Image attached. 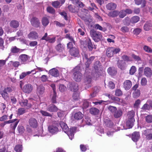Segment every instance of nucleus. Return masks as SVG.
I'll return each mask as SVG.
<instances>
[{
	"label": "nucleus",
	"mask_w": 152,
	"mask_h": 152,
	"mask_svg": "<svg viewBox=\"0 0 152 152\" xmlns=\"http://www.w3.org/2000/svg\"><path fill=\"white\" fill-rule=\"evenodd\" d=\"M147 83V80L145 77L142 78L141 80V84L142 86L145 85Z\"/></svg>",
	"instance_id": "63"
},
{
	"label": "nucleus",
	"mask_w": 152,
	"mask_h": 152,
	"mask_svg": "<svg viewBox=\"0 0 152 152\" xmlns=\"http://www.w3.org/2000/svg\"><path fill=\"white\" fill-rule=\"evenodd\" d=\"M151 130L147 129L143 132V134L145 136L146 140H149L152 139V133H151Z\"/></svg>",
	"instance_id": "15"
},
{
	"label": "nucleus",
	"mask_w": 152,
	"mask_h": 152,
	"mask_svg": "<svg viewBox=\"0 0 152 152\" xmlns=\"http://www.w3.org/2000/svg\"><path fill=\"white\" fill-rule=\"evenodd\" d=\"M119 14V12L117 11H114L112 12H110L108 14L110 17H115L117 16Z\"/></svg>",
	"instance_id": "38"
},
{
	"label": "nucleus",
	"mask_w": 152,
	"mask_h": 152,
	"mask_svg": "<svg viewBox=\"0 0 152 152\" xmlns=\"http://www.w3.org/2000/svg\"><path fill=\"white\" fill-rule=\"evenodd\" d=\"M83 60L85 62V64L86 67L88 68L89 67L90 64L94 59L95 57L94 56H92L88 58V55L85 53L83 55Z\"/></svg>",
	"instance_id": "6"
},
{
	"label": "nucleus",
	"mask_w": 152,
	"mask_h": 152,
	"mask_svg": "<svg viewBox=\"0 0 152 152\" xmlns=\"http://www.w3.org/2000/svg\"><path fill=\"white\" fill-rule=\"evenodd\" d=\"M135 4L139 5L141 4V7H143L145 6L146 2L145 0H134Z\"/></svg>",
	"instance_id": "29"
},
{
	"label": "nucleus",
	"mask_w": 152,
	"mask_h": 152,
	"mask_svg": "<svg viewBox=\"0 0 152 152\" xmlns=\"http://www.w3.org/2000/svg\"><path fill=\"white\" fill-rule=\"evenodd\" d=\"M45 88L42 85H40L37 87V93L38 96L43 94L45 92Z\"/></svg>",
	"instance_id": "20"
},
{
	"label": "nucleus",
	"mask_w": 152,
	"mask_h": 152,
	"mask_svg": "<svg viewBox=\"0 0 152 152\" xmlns=\"http://www.w3.org/2000/svg\"><path fill=\"white\" fill-rule=\"evenodd\" d=\"M49 73L51 75L55 77H57L59 76V72L56 68L50 69L49 71Z\"/></svg>",
	"instance_id": "17"
},
{
	"label": "nucleus",
	"mask_w": 152,
	"mask_h": 152,
	"mask_svg": "<svg viewBox=\"0 0 152 152\" xmlns=\"http://www.w3.org/2000/svg\"><path fill=\"white\" fill-rule=\"evenodd\" d=\"M42 23L44 26H46L49 23L48 18L47 17H44L42 18Z\"/></svg>",
	"instance_id": "36"
},
{
	"label": "nucleus",
	"mask_w": 152,
	"mask_h": 152,
	"mask_svg": "<svg viewBox=\"0 0 152 152\" xmlns=\"http://www.w3.org/2000/svg\"><path fill=\"white\" fill-rule=\"evenodd\" d=\"M135 113L133 111H129L128 114V120L126 122V125L129 128L132 127L134 125V123L135 121L134 117Z\"/></svg>",
	"instance_id": "2"
},
{
	"label": "nucleus",
	"mask_w": 152,
	"mask_h": 152,
	"mask_svg": "<svg viewBox=\"0 0 152 152\" xmlns=\"http://www.w3.org/2000/svg\"><path fill=\"white\" fill-rule=\"evenodd\" d=\"M60 125L63 131L66 134L69 130V128L66 124L63 122H61Z\"/></svg>",
	"instance_id": "27"
},
{
	"label": "nucleus",
	"mask_w": 152,
	"mask_h": 152,
	"mask_svg": "<svg viewBox=\"0 0 152 152\" xmlns=\"http://www.w3.org/2000/svg\"><path fill=\"white\" fill-rule=\"evenodd\" d=\"M140 90H136L133 92V96L134 98H137L140 96Z\"/></svg>",
	"instance_id": "42"
},
{
	"label": "nucleus",
	"mask_w": 152,
	"mask_h": 152,
	"mask_svg": "<svg viewBox=\"0 0 152 152\" xmlns=\"http://www.w3.org/2000/svg\"><path fill=\"white\" fill-rule=\"evenodd\" d=\"M18 129L19 132L20 134H23L24 131V128L22 126H18Z\"/></svg>",
	"instance_id": "54"
},
{
	"label": "nucleus",
	"mask_w": 152,
	"mask_h": 152,
	"mask_svg": "<svg viewBox=\"0 0 152 152\" xmlns=\"http://www.w3.org/2000/svg\"><path fill=\"white\" fill-rule=\"evenodd\" d=\"M73 74L74 79L77 82H80L82 78V75L81 73V68L80 65L76 66L73 69Z\"/></svg>",
	"instance_id": "1"
},
{
	"label": "nucleus",
	"mask_w": 152,
	"mask_h": 152,
	"mask_svg": "<svg viewBox=\"0 0 152 152\" xmlns=\"http://www.w3.org/2000/svg\"><path fill=\"white\" fill-rule=\"evenodd\" d=\"M70 53L71 55L75 57H77L79 54V51L77 48L74 47L70 49Z\"/></svg>",
	"instance_id": "16"
},
{
	"label": "nucleus",
	"mask_w": 152,
	"mask_h": 152,
	"mask_svg": "<svg viewBox=\"0 0 152 152\" xmlns=\"http://www.w3.org/2000/svg\"><path fill=\"white\" fill-rule=\"evenodd\" d=\"M40 112L42 114L43 116L50 117L52 116V115L45 111L43 110H41L40 111Z\"/></svg>",
	"instance_id": "55"
},
{
	"label": "nucleus",
	"mask_w": 152,
	"mask_h": 152,
	"mask_svg": "<svg viewBox=\"0 0 152 152\" xmlns=\"http://www.w3.org/2000/svg\"><path fill=\"white\" fill-rule=\"evenodd\" d=\"M48 129L49 132L52 134H55L58 131L57 125H52L48 127Z\"/></svg>",
	"instance_id": "8"
},
{
	"label": "nucleus",
	"mask_w": 152,
	"mask_h": 152,
	"mask_svg": "<svg viewBox=\"0 0 152 152\" xmlns=\"http://www.w3.org/2000/svg\"><path fill=\"white\" fill-rule=\"evenodd\" d=\"M55 37H53L52 38H50L49 37H47L46 41L50 43H53L55 41Z\"/></svg>",
	"instance_id": "53"
},
{
	"label": "nucleus",
	"mask_w": 152,
	"mask_h": 152,
	"mask_svg": "<svg viewBox=\"0 0 152 152\" xmlns=\"http://www.w3.org/2000/svg\"><path fill=\"white\" fill-rule=\"evenodd\" d=\"M59 89L61 92H64L66 90V88L64 85L61 84L59 85Z\"/></svg>",
	"instance_id": "56"
},
{
	"label": "nucleus",
	"mask_w": 152,
	"mask_h": 152,
	"mask_svg": "<svg viewBox=\"0 0 152 152\" xmlns=\"http://www.w3.org/2000/svg\"><path fill=\"white\" fill-rule=\"evenodd\" d=\"M67 87L74 92L77 91L78 89V85L74 82L69 83L67 85Z\"/></svg>",
	"instance_id": "7"
},
{
	"label": "nucleus",
	"mask_w": 152,
	"mask_h": 152,
	"mask_svg": "<svg viewBox=\"0 0 152 152\" xmlns=\"http://www.w3.org/2000/svg\"><path fill=\"white\" fill-rule=\"evenodd\" d=\"M20 105L22 107L27 106V107H30L31 104H28V101L26 99L23 100L19 102Z\"/></svg>",
	"instance_id": "32"
},
{
	"label": "nucleus",
	"mask_w": 152,
	"mask_h": 152,
	"mask_svg": "<svg viewBox=\"0 0 152 152\" xmlns=\"http://www.w3.org/2000/svg\"><path fill=\"white\" fill-rule=\"evenodd\" d=\"M126 63L122 60H119L117 62V65L118 68L121 70L125 69Z\"/></svg>",
	"instance_id": "26"
},
{
	"label": "nucleus",
	"mask_w": 152,
	"mask_h": 152,
	"mask_svg": "<svg viewBox=\"0 0 152 152\" xmlns=\"http://www.w3.org/2000/svg\"><path fill=\"white\" fill-rule=\"evenodd\" d=\"M83 103V108H86L88 107L89 103L86 100H84Z\"/></svg>",
	"instance_id": "57"
},
{
	"label": "nucleus",
	"mask_w": 152,
	"mask_h": 152,
	"mask_svg": "<svg viewBox=\"0 0 152 152\" xmlns=\"http://www.w3.org/2000/svg\"><path fill=\"white\" fill-rule=\"evenodd\" d=\"M152 26L151 21H148L146 22L144 26V29L146 31L149 30Z\"/></svg>",
	"instance_id": "30"
},
{
	"label": "nucleus",
	"mask_w": 152,
	"mask_h": 152,
	"mask_svg": "<svg viewBox=\"0 0 152 152\" xmlns=\"http://www.w3.org/2000/svg\"><path fill=\"white\" fill-rule=\"evenodd\" d=\"M18 114L19 115H21L25 112V110L23 108H20L18 109Z\"/></svg>",
	"instance_id": "60"
},
{
	"label": "nucleus",
	"mask_w": 152,
	"mask_h": 152,
	"mask_svg": "<svg viewBox=\"0 0 152 152\" xmlns=\"http://www.w3.org/2000/svg\"><path fill=\"white\" fill-rule=\"evenodd\" d=\"M126 15L125 10H121L119 12L118 15L120 18H123Z\"/></svg>",
	"instance_id": "50"
},
{
	"label": "nucleus",
	"mask_w": 152,
	"mask_h": 152,
	"mask_svg": "<svg viewBox=\"0 0 152 152\" xmlns=\"http://www.w3.org/2000/svg\"><path fill=\"white\" fill-rule=\"evenodd\" d=\"M146 121L148 123L152 122V116L151 115H148L145 117Z\"/></svg>",
	"instance_id": "47"
},
{
	"label": "nucleus",
	"mask_w": 152,
	"mask_h": 152,
	"mask_svg": "<svg viewBox=\"0 0 152 152\" xmlns=\"http://www.w3.org/2000/svg\"><path fill=\"white\" fill-rule=\"evenodd\" d=\"M94 67L96 72L95 75L96 76H99L102 69L100 62L99 61H96L94 64Z\"/></svg>",
	"instance_id": "5"
},
{
	"label": "nucleus",
	"mask_w": 152,
	"mask_h": 152,
	"mask_svg": "<svg viewBox=\"0 0 152 152\" xmlns=\"http://www.w3.org/2000/svg\"><path fill=\"white\" fill-rule=\"evenodd\" d=\"M28 37L29 39H35L38 38V34L35 31H32L28 34Z\"/></svg>",
	"instance_id": "25"
},
{
	"label": "nucleus",
	"mask_w": 152,
	"mask_h": 152,
	"mask_svg": "<svg viewBox=\"0 0 152 152\" xmlns=\"http://www.w3.org/2000/svg\"><path fill=\"white\" fill-rule=\"evenodd\" d=\"M140 20L139 17L138 16L133 17L131 19L130 22L132 23H135L138 22Z\"/></svg>",
	"instance_id": "40"
},
{
	"label": "nucleus",
	"mask_w": 152,
	"mask_h": 152,
	"mask_svg": "<svg viewBox=\"0 0 152 152\" xmlns=\"http://www.w3.org/2000/svg\"><path fill=\"white\" fill-rule=\"evenodd\" d=\"M90 112L91 114L96 115L98 114L99 110L95 107H92L90 109Z\"/></svg>",
	"instance_id": "34"
},
{
	"label": "nucleus",
	"mask_w": 152,
	"mask_h": 152,
	"mask_svg": "<svg viewBox=\"0 0 152 152\" xmlns=\"http://www.w3.org/2000/svg\"><path fill=\"white\" fill-rule=\"evenodd\" d=\"M0 94L5 99L8 96V93L4 90L3 92H1Z\"/></svg>",
	"instance_id": "61"
},
{
	"label": "nucleus",
	"mask_w": 152,
	"mask_h": 152,
	"mask_svg": "<svg viewBox=\"0 0 152 152\" xmlns=\"http://www.w3.org/2000/svg\"><path fill=\"white\" fill-rule=\"evenodd\" d=\"M119 48H108L106 50V54L108 57H110L113 56V55L116 54L120 51Z\"/></svg>",
	"instance_id": "4"
},
{
	"label": "nucleus",
	"mask_w": 152,
	"mask_h": 152,
	"mask_svg": "<svg viewBox=\"0 0 152 152\" xmlns=\"http://www.w3.org/2000/svg\"><path fill=\"white\" fill-rule=\"evenodd\" d=\"M140 135L139 133L135 132H133L132 136V139L134 142H136L140 139Z\"/></svg>",
	"instance_id": "23"
},
{
	"label": "nucleus",
	"mask_w": 152,
	"mask_h": 152,
	"mask_svg": "<svg viewBox=\"0 0 152 152\" xmlns=\"http://www.w3.org/2000/svg\"><path fill=\"white\" fill-rule=\"evenodd\" d=\"M108 73L110 75H115L117 73L116 69L113 67H109L107 69Z\"/></svg>",
	"instance_id": "35"
},
{
	"label": "nucleus",
	"mask_w": 152,
	"mask_h": 152,
	"mask_svg": "<svg viewBox=\"0 0 152 152\" xmlns=\"http://www.w3.org/2000/svg\"><path fill=\"white\" fill-rule=\"evenodd\" d=\"M116 4L113 2L109 3L106 6V8L109 10H114L116 8Z\"/></svg>",
	"instance_id": "18"
},
{
	"label": "nucleus",
	"mask_w": 152,
	"mask_h": 152,
	"mask_svg": "<svg viewBox=\"0 0 152 152\" xmlns=\"http://www.w3.org/2000/svg\"><path fill=\"white\" fill-rule=\"evenodd\" d=\"M73 99L75 101L78 100L79 99V95L78 93L76 92H74L73 96Z\"/></svg>",
	"instance_id": "43"
},
{
	"label": "nucleus",
	"mask_w": 152,
	"mask_h": 152,
	"mask_svg": "<svg viewBox=\"0 0 152 152\" xmlns=\"http://www.w3.org/2000/svg\"><path fill=\"white\" fill-rule=\"evenodd\" d=\"M19 25V22L16 20H12L10 23V26L14 28H17Z\"/></svg>",
	"instance_id": "22"
},
{
	"label": "nucleus",
	"mask_w": 152,
	"mask_h": 152,
	"mask_svg": "<svg viewBox=\"0 0 152 152\" xmlns=\"http://www.w3.org/2000/svg\"><path fill=\"white\" fill-rule=\"evenodd\" d=\"M66 38L69 39L71 42H72L74 44H75V41L72 36H70L69 34H66Z\"/></svg>",
	"instance_id": "58"
},
{
	"label": "nucleus",
	"mask_w": 152,
	"mask_h": 152,
	"mask_svg": "<svg viewBox=\"0 0 152 152\" xmlns=\"http://www.w3.org/2000/svg\"><path fill=\"white\" fill-rule=\"evenodd\" d=\"M51 102L53 103L57 102L56 100V92H53L51 94Z\"/></svg>",
	"instance_id": "37"
},
{
	"label": "nucleus",
	"mask_w": 152,
	"mask_h": 152,
	"mask_svg": "<svg viewBox=\"0 0 152 152\" xmlns=\"http://www.w3.org/2000/svg\"><path fill=\"white\" fill-rule=\"evenodd\" d=\"M83 114L80 112L76 113L74 115L75 119L77 120H79L83 118Z\"/></svg>",
	"instance_id": "33"
},
{
	"label": "nucleus",
	"mask_w": 152,
	"mask_h": 152,
	"mask_svg": "<svg viewBox=\"0 0 152 152\" xmlns=\"http://www.w3.org/2000/svg\"><path fill=\"white\" fill-rule=\"evenodd\" d=\"M121 30L124 33L127 32L129 31V28L126 26H123L121 28Z\"/></svg>",
	"instance_id": "59"
},
{
	"label": "nucleus",
	"mask_w": 152,
	"mask_h": 152,
	"mask_svg": "<svg viewBox=\"0 0 152 152\" xmlns=\"http://www.w3.org/2000/svg\"><path fill=\"white\" fill-rule=\"evenodd\" d=\"M76 127H74L71 128L69 131H68L66 134L71 140L74 137V134L76 132Z\"/></svg>",
	"instance_id": "11"
},
{
	"label": "nucleus",
	"mask_w": 152,
	"mask_h": 152,
	"mask_svg": "<svg viewBox=\"0 0 152 152\" xmlns=\"http://www.w3.org/2000/svg\"><path fill=\"white\" fill-rule=\"evenodd\" d=\"M19 58L20 59V61L22 64H25L27 62L29 57L26 55L22 54L19 56Z\"/></svg>",
	"instance_id": "12"
},
{
	"label": "nucleus",
	"mask_w": 152,
	"mask_h": 152,
	"mask_svg": "<svg viewBox=\"0 0 152 152\" xmlns=\"http://www.w3.org/2000/svg\"><path fill=\"white\" fill-rule=\"evenodd\" d=\"M144 73L145 75L147 77H151L152 74V72L151 69L148 67H146L144 69Z\"/></svg>",
	"instance_id": "19"
},
{
	"label": "nucleus",
	"mask_w": 152,
	"mask_h": 152,
	"mask_svg": "<svg viewBox=\"0 0 152 152\" xmlns=\"http://www.w3.org/2000/svg\"><path fill=\"white\" fill-rule=\"evenodd\" d=\"M132 83L129 80H126L124 81L123 87L126 90H129L132 87Z\"/></svg>",
	"instance_id": "14"
},
{
	"label": "nucleus",
	"mask_w": 152,
	"mask_h": 152,
	"mask_svg": "<svg viewBox=\"0 0 152 152\" xmlns=\"http://www.w3.org/2000/svg\"><path fill=\"white\" fill-rule=\"evenodd\" d=\"M64 46L63 45H62L61 44H58L56 46V49L58 51L61 52H62L63 53H65V51L64 50Z\"/></svg>",
	"instance_id": "31"
},
{
	"label": "nucleus",
	"mask_w": 152,
	"mask_h": 152,
	"mask_svg": "<svg viewBox=\"0 0 152 152\" xmlns=\"http://www.w3.org/2000/svg\"><path fill=\"white\" fill-rule=\"evenodd\" d=\"M47 110L51 112H55L57 111L58 108L54 104H51L47 108Z\"/></svg>",
	"instance_id": "21"
},
{
	"label": "nucleus",
	"mask_w": 152,
	"mask_h": 152,
	"mask_svg": "<svg viewBox=\"0 0 152 152\" xmlns=\"http://www.w3.org/2000/svg\"><path fill=\"white\" fill-rule=\"evenodd\" d=\"M47 12L51 14H53L55 13V11L54 9L51 7L49 6L47 8Z\"/></svg>",
	"instance_id": "46"
},
{
	"label": "nucleus",
	"mask_w": 152,
	"mask_h": 152,
	"mask_svg": "<svg viewBox=\"0 0 152 152\" xmlns=\"http://www.w3.org/2000/svg\"><path fill=\"white\" fill-rule=\"evenodd\" d=\"M22 149V146L20 145H16L14 148L15 151L17 152H21Z\"/></svg>",
	"instance_id": "48"
},
{
	"label": "nucleus",
	"mask_w": 152,
	"mask_h": 152,
	"mask_svg": "<svg viewBox=\"0 0 152 152\" xmlns=\"http://www.w3.org/2000/svg\"><path fill=\"white\" fill-rule=\"evenodd\" d=\"M30 22L31 25L35 27H38L40 25V22L39 19L35 17H33L31 19Z\"/></svg>",
	"instance_id": "10"
},
{
	"label": "nucleus",
	"mask_w": 152,
	"mask_h": 152,
	"mask_svg": "<svg viewBox=\"0 0 152 152\" xmlns=\"http://www.w3.org/2000/svg\"><path fill=\"white\" fill-rule=\"evenodd\" d=\"M115 94L116 96H119L122 94V92L119 89H116L115 92Z\"/></svg>",
	"instance_id": "62"
},
{
	"label": "nucleus",
	"mask_w": 152,
	"mask_h": 152,
	"mask_svg": "<svg viewBox=\"0 0 152 152\" xmlns=\"http://www.w3.org/2000/svg\"><path fill=\"white\" fill-rule=\"evenodd\" d=\"M87 44L88 48L89 50L91 51L94 48V46L91 43V40L90 39L87 40Z\"/></svg>",
	"instance_id": "41"
},
{
	"label": "nucleus",
	"mask_w": 152,
	"mask_h": 152,
	"mask_svg": "<svg viewBox=\"0 0 152 152\" xmlns=\"http://www.w3.org/2000/svg\"><path fill=\"white\" fill-rule=\"evenodd\" d=\"M137 69L136 67L134 66H132L129 70V73L131 75H133L136 71Z\"/></svg>",
	"instance_id": "44"
},
{
	"label": "nucleus",
	"mask_w": 152,
	"mask_h": 152,
	"mask_svg": "<svg viewBox=\"0 0 152 152\" xmlns=\"http://www.w3.org/2000/svg\"><path fill=\"white\" fill-rule=\"evenodd\" d=\"M108 109L110 112L114 113L117 108L114 106H109L108 107Z\"/></svg>",
	"instance_id": "52"
},
{
	"label": "nucleus",
	"mask_w": 152,
	"mask_h": 152,
	"mask_svg": "<svg viewBox=\"0 0 152 152\" xmlns=\"http://www.w3.org/2000/svg\"><path fill=\"white\" fill-rule=\"evenodd\" d=\"M143 49L147 52L148 53H151L152 52V49L150 47L144 45L143 48Z\"/></svg>",
	"instance_id": "51"
},
{
	"label": "nucleus",
	"mask_w": 152,
	"mask_h": 152,
	"mask_svg": "<svg viewBox=\"0 0 152 152\" xmlns=\"http://www.w3.org/2000/svg\"><path fill=\"white\" fill-rule=\"evenodd\" d=\"M122 110L120 109H116L113 114L114 117L116 118L120 117L122 115Z\"/></svg>",
	"instance_id": "28"
},
{
	"label": "nucleus",
	"mask_w": 152,
	"mask_h": 152,
	"mask_svg": "<svg viewBox=\"0 0 152 152\" xmlns=\"http://www.w3.org/2000/svg\"><path fill=\"white\" fill-rule=\"evenodd\" d=\"M60 2L58 1H53L52 2V5L55 8H58L60 5Z\"/></svg>",
	"instance_id": "49"
},
{
	"label": "nucleus",
	"mask_w": 152,
	"mask_h": 152,
	"mask_svg": "<svg viewBox=\"0 0 152 152\" xmlns=\"http://www.w3.org/2000/svg\"><path fill=\"white\" fill-rule=\"evenodd\" d=\"M33 89V87L30 84L25 85L23 88V91L25 93L29 94L30 93Z\"/></svg>",
	"instance_id": "9"
},
{
	"label": "nucleus",
	"mask_w": 152,
	"mask_h": 152,
	"mask_svg": "<svg viewBox=\"0 0 152 152\" xmlns=\"http://www.w3.org/2000/svg\"><path fill=\"white\" fill-rule=\"evenodd\" d=\"M90 33L91 37L95 42H99L102 37V35L99 32L91 30Z\"/></svg>",
	"instance_id": "3"
},
{
	"label": "nucleus",
	"mask_w": 152,
	"mask_h": 152,
	"mask_svg": "<svg viewBox=\"0 0 152 152\" xmlns=\"http://www.w3.org/2000/svg\"><path fill=\"white\" fill-rule=\"evenodd\" d=\"M24 50L18 48L16 46H12L10 50L11 52L12 53H17L22 52Z\"/></svg>",
	"instance_id": "24"
},
{
	"label": "nucleus",
	"mask_w": 152,
	"mask_h": 152,
	"mask_svg": "<svg viewBox=\"0 0 152 152\" xmlns=\"http://www.w3.org/2000/svg\"><path fill=\"white\" fill-rule=\"evenodd\" d=\"M29 124L30 126L33 128H36L38 125L37 120L33 118H31L29 119Z\"/></svg>",
	"instance_id": "13"
},
{
	"label": "nucleus",
	"mask_w": 152,
	"mask_h": 152,
	"mask_svg": "<svg viewBox=\"0 0 152 152\" xmlns=\"http://www.w3.org/2000/svg\"><path fill=\"white\" fill-rule=\"evenodd\" d=\"M92 79L91 76H89L86 77L85 78V83L86 85L90 83L91 82Z\"/></svg>",
	"instance_id": "45"
},
{
	"label": "nucleus",
	"mask_w": 152,
	"mask_h": 152,
	"mask_svg": "<svg viewBox=\"0 0 152 152\" xmlns=\"http://www.w3.org/2000/svg\"><path fill=\"white\" fill-rule=\"evenodd\" d=\"M18 122L19 121L17 119H16L15 121H14L10 125V127L13 130L15 129Z\"/></svg>",
	"instance_id": "39"
},
{
	"label": "nucleus",
	"mask_w": 152,
	"mask_h": 152,
	"mask_svg": "<svg viewBox=\"0 0 152 152\" xmlns=\"http://www.w3.org/2000/svg\"><path fill=\"white\" fill-rule=\"evenodd\" d=\"M141 103L140 100L138 99L137 101H136L134 104V107L137 108L138 107L140 104Z\"/></svg>",
	"instance_id": "64"
}]
</instances>
